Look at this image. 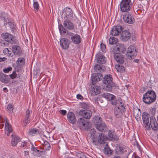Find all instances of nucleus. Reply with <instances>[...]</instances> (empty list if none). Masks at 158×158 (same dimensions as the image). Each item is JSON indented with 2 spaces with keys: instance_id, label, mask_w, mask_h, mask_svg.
<instances>
[{
  "instance_id": "f257e3e1",
  "label": "nucleus",
  "mask_w": 158,
  "mask_h": 158,
  "mask_svg": "<svg viewBox=\"0 0 158 158\" xmlns=\"http://www.w3.org/2000/svg\"><path fill=\"white\" fill-rule=\"evenodd\" d=\"M89 134L93 143L95 145L104 143L107 139L106 137L103 134H100L98 138V135L94 129H91Z\"/></svg>"
},
{
  "instance_id": "f03ea898",
  "label": "nucleus",
  "mask_w": 158,
  "mask_h": 158,
  "mask_svg": "<svg viewBox=\"0 0 158 158\" xmlns=\"http://www.w3.org/2000/svg\"><path fill=\"white\" fill-rule=\"evenodd\" d=\"M156 95L154 91L150 90L148 91L143 94V101L146 104H149L154 102L156 99Z\"/></svg>"
},
{
  "instance_id": "7ed1b4c3",
  "label": "nucleus",
  "mask_w": 158,
  "mask_h": 158,
  "mask_svg": "<svg viewBox=\"0 0 158 158\" xmlns=\"http://www.w3.org/2000/svg\"><path fill=\"white\" fill-rule=\"evenodd\" d=\"M96 57L97 61V64L94 67V69H104L105 66L103 65L106 62V57L102 55V53L99 52L96 55Z\"/></svg>"
},
{
  "instance_id": "20e7f679",
  "label": "nucleus",
  "mask_w": 158,
  "mask_h": 158,
  "mask_svg": "<svg viewBox=\"0 0 158 158\" xmlns=\"http://www.w3.org/2000/svg\"><path fill=\"white\" fill-rule=\"evenodd\" d=\"M112 77L110 74L105 75L102 80L104 84L106 85V87H104V89L107 91L111 90L112 88L114 85L113 82L112 81Z\"/></svg>"
},
{
  "instance_id": "39448f33",
  "label": "nucleus",
  "mask_w": 158,
  "mask_h": 158,
  "mask_svg": "<svg viewBox=\"0 0 158 158\" xmlns=\"http://www.w3.org/2000/svg\"><path fill=\"white\" fill-rule=\"evenodd\" d=\"M132 5L131 0H122L120 3V10L123 12H128L130 10Z\"/></svg>"
},
{
  "instance_id": "423d86ee",
  "label": "nucleus",
  "mask_w": 158,
  "mask_h": 158,
  "mask_svg": "<svg viewBox=\"0 0 158 158\" xmlns=\"http://www.w3.org/2000/svg\"><path fill=\"white\" fill-rule=\"evenodd\" d=\"M137 52V51L134 45H131L128 48L126 56L129 59H132L136 56Z\"/></svg>"
},
{
  "instance_id": "0eeeda50",
  "label": "nucleus",
  "mask_w": 158,
  "mask_h": 158,
  "mask_svg": "<svg viewBox=\"0 0 158 158\" xmlns=\"http://www.w3.org/2000/svg\"><path fill=\"white\" fill-rule=\"evenodd\" d=\"M77 124L81 129L83 130H87L89 128L88 121L83 118H80L78 119Z\"/></svg>"
},
{
  "instance_id": "6e6552de",
  "label": "nucleus",
  "mask_w": 158,
  "mask_h": 158,
  "mask_svg": "<svg viewBox=\"0 0 158 158\" xmlns=\"http://www.w3.org/2000/svg\"><path fill=\"white\" fill-rule=\"evenodd\" d=\"M62 17H64V19H69L73 20V11L70 8H64L62 12Z\"/></svg>"
},
{
  "instance_id": "1a4fd4ad",
  "label": "nucleus",
  "mask_w": 158,
  "mask_h": 158,
  "mask_svg": "<svg viewBox=\"0 0 158 158\" xmlns=\"http://www.w3.org/2000/svg\"><path fill=\"white\" fill-rule=\"evenodd\" d=\"M123 18L124 21L126 23L132 24L135 22L134 18L129 12L125 13L123 15Z\"/></svg>"
},
{
  "instance_id": "9d476101",
  "label": "nucleus",
  "mask_w": 158,
  "mask_h": 158,
  "mask_svg": "<svg viewBox=\"0 0 158 158\" xmlns=\"http://www.w3.org/2000/svg\"><path fill=\"white\" fill-rule=\"evenodd\" d=\"M11 48L13 52V56H20L22 53V51L20 46L15 44H12Z\"/></svg>"
},
{
  "instance_id": "9b49d317",
  "label": "nucleus",
  "mask_w": 158,
  "mask_h": 158,
  "mask_svg": "<svg viewBox=\"0 0 158 158\" xmlns=\"http://www.w3.org/2000/svg\"><path fill=\"white\" fill-rule=\"evenodd\" d=\"M149 114L145 112L143 113L142 114V118L143 123L145 126L146 128L148 130H150L151 129L150 125L149 123Z\"/></svg>"
},
{
  "instance_id": "f8f14e48",
  "label": "nucleus",
  "mask_w": 158,
  "mask_h": 158,
  "mask_svg": "<svg viewBox=\"0 0 158 158\" xmlns=\"http://www.w3.org/2000/svg\"><path fill=\"white\" fill-rule=\"evenodd\" d=\"M2 38L6 41L12 44L15 43L13 40L14 38L13 36L8 33H3L1 35Z\"/></svg>"
},
{
  "instance_id": "ddd939ff",
  "label": "nucleus",
  "mask_w": 158,
  "mask_h": 158,
  "mask_svg": "<svg viewBox=\"0 0 158 158\" xmlns=\"http://www.w3.org/2000/svg\"><path fill=\"white\" fill-rule=\"evenodd\" d=\"M123 29V27L120 25L114 26L110 31V34L112 35H118L121 33V32Z\"/></svg>"
},
{
  "instance_id": "4468645a",
  "label": "nucleus",
  "mask_w": 158,
  "mask_h": 158,
  "mask_svg": "<svg viewBox=\"0 0 158 158\" xmlns=\"http://www.w3.org/2000/svg\"><path fill=\"white\" fill-rule=\"evenodd\" d=\"M79 114L80 115L86 119H89L92 115L90 111L87 110H81L79 111Z\"/></svg>"
},
{
  "instance_id": "2eb2a0df",
  "label": "nucleus",
  "mask_w": 158,
  "mask_h": 158,
  "mask_svg": "<svg viewBox=\"0 0 158 158\" xmlns=\"http://www.w3.org/2000/svg\"><path fill=\"white\" fill-rule=\"evenodd\" d=\"M114 50V53H124L126 51V48L124 44H118L116 45Z\"/></svg>"
},
{
  "instance_id": "dca6fc26",
  "label": "nucleus",
  "mask_w": 158,
  "mask_h": 158,
  "mask_svg": "<svg viewBox=\"0 0 158 158\" xmlns=\"http://www.w3.org/2000/svg\"><path fill=\"white\" fill-rule=\"evenodd\" d=\"M131 34L128 30H124L121 33V39L123 41H127L130 38Z\"/></svg>"
},
{
  "instance_id": "f3484780",
  "label": "nucleus",
  "mask_w": 158,
  "mask_h": 158,
  "mask_svg": "<svg viewBox=\"0 0 158 158\" xmlns=\"http://www.w3.org/2000/svg\"><path fill=\"white\" fill-rule=\"evenodd\" d=\"M63 25L65 28L70 30H73L74 28V25L69 19H64Z\"/></svg>"
},
{
  "instance_id": "a211bd4d",
  "label": "nucleus",
  "mask_w": 158,
  "mask_h": 158,
  "mask_svg": "<svg viewBox=\"0 0 158 158\" xmlns=\"http://www.w3.org/2000/svg\"><path fill=\"white\" fill-rule=\"evenodd\" d=\"M71 35V40L72 42L74 44H79L80 43L81 40L80 36L77 34H73V33H70Z\"/></svg>"
},
{
  "instance_id": "6ab92c4d",
  "label": "nucleus",
  "mask_w": 158,
  "mask_h": 158,
  "mask_svg": "<svg viewBox=\"0 0 158 158\" xmlns=\"http://www.w3.org/2000/svg\"><path fill=\"white\" fill-rule=\"evenodd\" d=\"M150 122V125L153 130L156 131L158 129V124L154 116L151 117Z\"/></svg>"
},
{
  "instance_id": "aec40b11",
  "label": "nucleus",
  "mask_w": 158,
  "mask_h": 158,
  "mask_svg": "<svg viewBox=\"0 0 158 158\" xmlns=\"http://www.w3.org/2000/svg\"><path fill=\"white\" fill-rule=\"evenodd\" d=\"M114 56L115 60L119 63L122 64L124 61V58L123 55L120 53H114Z\"/></svg>"
},
{
  "instance_id": "412c9836",
  "label": "nucleus",
  "mask_w": 158,
  "mask_h": 158,
  "mask_svg": "<svg viewBox=\"0 0 158 158\" xmlns=\"http://www.w3.org/2000/svg\"><path fill=\"white\" fill-rule=\"evenodd\" d=\"M90 89L92 95L94 96L100 93V87L98 85L91 86Z\"/></svg>"
},
{
  "instance_id": "4be33fe9",
  "label": "nucleus",
  "mask_w": 158,
  "mask_h": 158,
  "mask_svg": "<svg viewBox=\"0 0 158 158\" xmlns=\"http://www.w3.org/2000/svg\"><path fill=\"white\" fill-rule=\"evenodd\" d=\"M5 132L8 136H9L10 133L12 132V129L11 126L9 123L7 118H5Z\"/></svg>"
},
{
  "instance_id": "5701e85b",
  "label": "nucleus",
  "mask_w": 158,
  "mask_h": 158,
  "mask_svg": "<svg viewBox=\"0 0 158 158\" xmlns=\"http://www.w3.org/2000/svg\"><path fill=\"white\" fill-rule=\"evenodd\" d=\"M102 75L101 73H94L92 74L91 79L93 82L98 81L102 79Z\"/></svg>"
},
{
  "instance_id": "b1692460",
  "label": "nucleus",
  "mask_w": 158,
  "mask_h": 158,
  "mask_svg": "<svg viewBox=\"0 0 158 158\" xmlns=\"http://www.w3.org/2000/svg\"><path fill=\"white\" fill-rule=\"evenodd\" d=\"M67 118L68 121L71 124H73L75 123V116L73 112H69L67 114Z\"/></svg>"
},
{
  "instance_id": "393cba45",
  "label": "nucleus",
  "mask_w": 158,
  "mask_h": 158,
  "mask_svg": "<svg viewBox=\"0 0 158 158\" xmlns=\"http://www.w3.org/2000/svg\"><path fill=\"white\" fill-rule=\"evenodd\" d=\"M60 45L62 48L67 49L69 47L68 40L66 38H62L60 41Z\"/></svg>"
},
{
  "instance_id": "a878e982",
  "label": "nucleus",
  "mask_w": 158,
  "mask_h": 158,
  "mask_svg": "<svg viewBox=\"0 0 158 158\" xmlns=\"http://www.w3.org/2000/svg\"><path fill=\"white\" fill-rule=\"evenodd\" d=\"M125 110L122 111L120 107L115 106L114 108V114L116 118L120 117L122 114V113L125 112Z\"/></svg>"
},
{
  "instance_id": "bb28decb",
  "label": "nucleus",
  "mask_w": 158,
  "mask_h": 158,
  "mask_svg": "<svg viewBox=\"0 0 158 158\" xmlns=\"http://www.w3.org/2000/svg\"><path fill=\"white\" fill-rule=\"evenodd\" d=\"M8 76L2 73H0V81L3 83H7L10 81Z\"/></svg>"
},
{
  "instance_id": "cd10ccee",
  "label": "nucleus",
  "mask_w": 158,
  "mask_h": 158,
  "mask_svg": "<svg viewBox=\"0 0 158 158\" xmlns=\"http://www.w3.org/2000/svg\"><path fill=\"white\" fill-rule=\"evenodd\" d=\"M0 16V21H1L0 24L2 22L4 23V25H6L9 23V20L8 19V16L7 15L4 14Z\"/></svg>"
},
{
  "instance_id": "c85d7f7f",
  "label": "nucleus",
  "mask_w": 158,
  "mask_h": 158,
  "mask_svg": "<svg viewBox=\"0 0 158 158\" xmlns=\"http://www.w3.org/2000/svg\"><path fill=\"white\" fill-rule=\"evenodd\" d=\"M108 135L111 140H117L118 139V138L114 133V131L113 130L109 131Z\"/></svg>"
},
{
  "instance_id": "c756f323",
  "label": "nucleus",
  "mask_w": 158,
  "mask_h": 158,
  "mask_svg": "<svg viewBox=\"0 0 158 158\" xmlns=\"http://www.w3.org/2000/svg\"><path fill=\"white\" fill-rule=\"evenodd\" d=\"M12 49L11 48V45L10 46L9 48H5L3 50V53L5 55H6L12 57L13 56V52H12Z\"/></svg>"
},
{
  "instance_id": "7c9ffc66",
  "label": "nucleus",
  "mask_w": 158,
  "mask_h": 158,
  "mask_svg": "<svg viewBox=\"0 0 158 158\" xmlns=\"http://www.w3.org/2000/svg\"><path fill=\"white\" fill-rule=\"evenodd\" d=\"M17 66L18 68L23 69V66L25 64V60L23 58H19L17 61Z\"/></svg>"
},
{
  "instance_id": "2f4dec72",
  "label": "nucleus",
  "mask_w": 158,
  "mask_h": 158,
  "mask_svg": "<svg viewBox=\"0 0 158 158\" xmlns=\"http://www.w3.org/2000/svg\"><path fill=\"white\" fill-rule=\"evenodd\" d=\"M96 128L100 131H105L107 130V128L105 123H101V124H99L96 126Z\"/></svg>"
},
{
  "instance_id": "473e14b6",
  "label": "nucleus",
  "mask_w": 158,
  "mask_h": 158,
  "mask_svg": "<svg viewBox=\"0 0 158 158\" xmlns=\"http://www.w3.org/2000/svg\"><path fill=\"white\" fill-rule=\"evenodd\" d=\"M93 121L96 126L101 124L102 123V119L99 116H95L93 118Z\"/></svg>"
},
{
  "instance_id": "72a5a7b5",
  "label": "nucleus",
  "mask_w": 158,
  "mask_h": 158,
  "mask_svg": "<svg viewBox=\"0 0 158 158\" xmlns=\"http://www.w3.org/2000/svg\"><path fill=\"white\" fill-rule=\"evenodd\" d=\"M39 132V131L36 128H33L29 129L28 131V133L31 136H33L37 135Z\"/></svg>"
},
{
  "instance_id": "f704fd0d",
  "label": "nucleus",
  "mask_w": 158,
  "mask_h": 158,
  "mask_svg": "<svg viewBox=\"0 0 158 158\" xmlns=\"http://www.w3.org/2000/svg\"><path fill=\"white\" fill-rule=\"evenodd\" d=\"M106 147L104 148V153L105 154L109 156L112 154L113 151L108 146L107 144H106Z\"/></svg>"
},
{
  "instance_id": "c9c22d12",
  "label": "nucleus",
  "mask_w": 158,
  "mask_h": 158,
  "mask_svg": "<svg viewBox=\"0 0 158 158\" xmlns=\"http://www.w3.org/2000/svg\"><path fill=\"white\" fill-rule=\"evenodd\" d=\"M141 115V112L139 109L135 110L134 111V116L136 119L138 121L139 120Z\"/></svg>"
},
{
  "instance_id": "e433bc0d",
  "label": "nucleus",
  "mask_w": 158,
  "mask_h": 158,
  "mask_svg": "<svg viewBox=\"0 0 158 158\" xmlns=\"http://www.w3.org/2000/svg\"><path fill=\"white\" fill-rule=\"evenodd\" d=\"M19 138L16 136L13 137L11 142V143L13 146H15L19 142Z\"/></svg>"
},
{
  "instance_id": "4c0bfd02",
  "label": "nucleus",
  "mask_w": 158,
  "mask_h": 158,
  "mask_svg": "<svg viewBox=\"0 0 158 158\" xmlns=\"http://www.w3.org/2000/svg\"><path fill=\"white\" fill-rule=\"evenodd\" d=\"M102 97L106 99L108 101H109L112 98V97H113V95L107 93L102 94Z\"/></svg>"
},
{
  "instance_id": "58836bf2",
  "label": "nucleus",
  "mask_w": 158,
  "mask_h": 158,
  "mask_svg": "<svg viewBox=\"0 0 158 158\" xmlns=\"http://www.w3.org/2000/svg\"><path fill=\"white\" fill-rule=\"evenodd\" d=\"M124 149L121 146H118L117 147L116 149V152L117 153L118 155L122 154L124 152Z\"/></svg>"
},
{
  "instance_id": "ea45409f",
  "label": "nucleus",
  "mask_w": 158,
  "mask_h": 158,
  "mask_svg": "<svg viewBox=\"0 0 158 158\" xmlns=\"http://www.w3.org/2000/svg\"><path fill=\"white\" fill-rule=\"evenodd\" d=\"M118 42V40L114 37H111L109 40V43L110 44H115Z\"/></svg>"
},
{
  "instance_id": "a19ab883",
  "label": "nucleus",
  "mask_w": 158,
  "mask_h": 158,
  "mask_svg": "<svg viewBox=\"0 0 158 158\" xmlns=\"http://www.w3.org/2000/svg\"><path fill=\"white\" fill-rule=\"evenodd\" d=\"M31 150L33 151H34L35 152L37 153L38 154L37 155V156H39L40 155V153H41V152L37 149L34 146L32 145V146L31 147Z\"/></svg>"
},
{
  "instance_id": "79ce46f5",
  "label": "nucleus",
  "mask_w": 158,
  "mask_h": 158,
  "mask_svg": "<svg viewBox=\"0 0 158 158\" xmlns=\"http://www.w3.org/2000/svg\"><path fill=\"white\" fill-rule=\"evenodd\" d=\"M118 105H119V107H120L121 109H122V111H124V110H125V107L124 106V103L122 102L121 100H118Z\"/></svg>"
},
{
  "instance_id": "37998d69",
  "label": "nucleus",
  "mask_w": 158,
  "mask_h": 158,
  "mask_svg": "<svg viewBox=\"0 0 158 158\" xmlns=\"http://www.w3.org/2000/svg\"><path fill=\"white\" fill-rule=\"evenodd\" d=\"M34 8L36 11H38L39 8V5L37 1H34L33 3Z\"/></svg>"
},
{
  "instance_id": "c03bdc74",
  "label": "nucleus",
  "mask_w": 158,
  "mask_h": 158,
  "mask_svg": "<svg viewBox=\"0 0 158 158\" xmlns=\"http://www.w3.org/2000/svg\"><path fill=\"white\" fill-rule=\"evenodd\" d=\"M109 101L111 102V103L113 105H115L118 102L116 100L115 97L113 95V97H112V98L110 99Z\"/></svg>"
},
{
  "instance_id": "a18cd8bd",
  "label": "nucleus",
  "mask_w": 158,
  "mask_h": 158,
  "mask_svg": "<svg viewBox=\"0 0 158 158\" xmlns=\"http://www.w3.org/2000/svg\"><path fill=\"white\" fill-rule=\"evenodd\" d=\"M59 30L60 33L63 32V33H66L65 28L64 26H63L61 24H60L59 26Z\"/></svg>"
},
{
  "instance_id": "49530a36",
  "label": "nucleus",
  "mask_w": 158,
  "mask_h": 158,
  "mask_svg": "<svg viewBox=\"0 0 158 158\" xmlns=\"http://www.w3.org/2000/svg\"><path fill=\"white\" fill-rule=\"evenodd\" d=\"M44 148L47 150H49L50 149V144L47 141H45L44 142Z\"/></svg>"
},
{
  "instance_id": "de8ad7c7",
  "label": "nucleus",
  "mask_w": 158,
  "mask_h": 158,
  "mask_svg": "<svg viewBox=\"0 0 158 158\" xmlns=\"http://www.w3.org/2000/svg\"><path fill=\"white\" fill-rule=\"evenodd\" d=\"M30 118H26V117H25L23 121V123L24 124V125L26 126L27 124L30 122Z\"/></svg>"
},
{
  "instance_id": "09e8293b",
  "label": "nucleus",
  "mask_w": 158,
  "mask_h": 158,
  "mask_svg": "<svg viewBox=\"0 0 158 158\" xmlns=\"http://www.w3.org/2000/svg\"><path fill=\"white\" fill-rule=\"evenodd\" d=\"M77 155L78 158H86V156L83 154V153L82 152L77 153Z\"/></svg>"
},
{
  "instance_id": "8fccbe9b",
  "label": "nucleus",
  "mask_w": 158,
  "mask_h": 158,
  "mask_svg": "<svg viewBox=\"0 0 158 158\" xmlns=\"http://www.w3.org/2000/svg\"><path fill=\"white\" fill-rule=\"evenodd\" d=\"M32 113V111L29 110H27L26 111V114L25 117L26 118H30Z\"/></svg>"
},
{
  "instance_id": "3c124183",
  "label": "nucleus",
  "mask_w": 158,
  "mask_h": 158,
  "mask_svg": "<svg viewBox=\"0 0 158 158\" xmlns=\"http://www.w3.org/2000/svg\"><path fill=\"white\" fill-rule=\"evenodd\" d=\"M101 48L103 52H106V46L104 44H101Z\"/></svg>"
},
{
  "instance_id": "603ef678",
  "label": "nucleus",
  "mask_w": 158,
  "mask_h": 158,
  "mask_svg": "<svg viewBox=\"0 0 158 158\" xmlns=\"http://www.w3.org/2000/svg\"><path fill=\"white\" fill-rule=\"evenodd\" d=\"M9 76L11 79L15 78L17 77V74L16 73L15 71H14L12 74L10 75Z\"/></svg>"
},
{
  "instance_id": "864d4df0",
  "label": "nucleus",
  "mask_w": 158,
  "mask_h": 158,
  "mask_svg": "<svg viewBox=\"0 0 158 158\" xmlns=\"http://www.w3.org/2000/svg\"><path fill=\"white\" fill-rule=\"evenodd\" d=\"M7 109L10 112H12L13 111V108L12 105L9 104L7 106Z\"/></svg>"
},
{
  "instance_id": "5fc2aeb1",
  "label": "nucleus",
  "mask_w": 158,
  "mask_h": 158,
  "mask_svg": "<svg viewBox=\"0 0 158 158\" xmlns=\"http://www.w3.org/2000/svg\"><path fill=\"white\" fill-rule=\"evenodd\" d=\"M115 68L116 69H124V67L120 64H116L115 66Z\"/></svg>"
},
{
  "instance_id": "6e6d98bb",
  "label": "nucleus",
  "mask_w": 158,
  "mask_h": 158,
  "mask_svg": "<svg viewBox=\"0 0 158 158\" xmlns=\"http://www.w3.org/2000/svg\"><path fill=\"white\" fill-rule=\"evenodd\" d=\"M23 154L24 156L26 158L27 157L29 156V152L28 151H24L23 152Z\"/></svg>"
},
{
  "instance_id": "4d7b16f0",
  "label": "nucleus",
  "mask_w": 158,
  "mask_h": 158,
  "mask_svg": "<svg viewBox=\"0 0 158 158\" xmlns=\"http://www.w3.org/2000/svg\"><path fill=\"white\" fill-rule=\"evenodd\" d=\"M59 112L60 113H61L62 114L64 115H65L66 114V111L65 110H60L59 111Z\"/></svg>"
},
{
  "instance_id": "13d9d810",
  "label": "nucleus",
  "mask_w": 158,
  "mask_h": 158,
  "mask_svg": "<svg viewBox=\"0 0 158 158\" xmlns=\"http://www.w3.org/2000/svg\"><path fill=\"white\" fill-rule=\"evenodd\" d=\"M82 106L83 108H87L88 107V104L85 103H83L82 105Z\"/></svg>"
},
{
  "instance_id": "bf43d9fd",
  "label": "nucleus",
  "mask_w": 158,
  "mask_h": 158,
  "mask_svg": "<svg viewBox=\"0 0 158 158\" xmlns=\"http://www.w3.org/2000/svg\"><path fill=\"white\" fill-rule=\"evenodd\" d=\"M77 98L78 99L81 100L83 98V97L80 94H78L77 95Z\"/></svg>"
},
{
  "instance_id": "052dcab7",
  "label": "nucleus",
  "mask_w": 158,
  "mask_h": 158,
  "mask_svg": "<svg viewBox=\"0 0 158 158\" xmlns=\"http://www.w3.org/2000/svg\"><path fill=\"white\" fill-rule=\"evenodd\" d=\"M7 60V58L5 57H0V62H3Z\"/></svg>"
},
{
  "instance_id": "680f3d73",
  "label": "nucleus",
  "mask_w": 158,
  "mask_h": 158,
  "mask_svg": "<svg viewBox=\"0 0 158 158\" xmlns=\"http://www.w3.org/2000/svg\"><path fill=\"white\" fill-rule=\"evenodd\" d=\"M62 157L63 158H71L69 157L68 155H66L65 154H63L62 156Z\"/></svg>"
},
{
  "instance_id": "e2e57ef3",
  "label": "nucleus",
  "mask_w": 158,
  "mask_h": 158,
  "mask_svg": "<svg viewBox=\"0 0 158 158\" xmlns=\"http://www.w3.org/2000/svg\"><path fill=\"white\" fill-rule=\"evenodd\" d=\"M27 144V143L26 142H23L21 143V146L23 147H25V145Z\"/></svg>"
},
{
  "instance_id": "0e129e2a",
  "label": "nucleus",
  "mask_w": 158,
  "mask_h": 158,
  "mask_svg": "<svg viewBox=\"0 0 158 158\" xmlns=\"http://www.w3.org/2000/svg\"><path fill=\"white\" fill-rule=\"evenodd\" d=\"M3 91L4 92L7 93L8 91L7 88L6 87H4L3 89Z\"/></svg>"
},
{
  "instance_id": "69168bd1",
  "label": "nucleus",
  "mask_w": 158,
  "mask_h": 158,
  "mask_svg": "<svg viewBox=\"0 0 158 158\" xmlns=\"http://www.w3.org/2000/svg\"><path fill=\"white\" fill-rule=\"evenodd\" d=\"M125 70H116L117 72L118 73L123 72Z\"/></svg>"
},
{
  "instance_id": "338daca9",
  "label": "nucleus",
  "mask_w": 158,
  "mask_h": 158,
  "mask_svg": "<svg viewBox=\"0 0 158 158\" xmlns=\"http://www.w3.org/2000/svg\"><path fill=\"white\" fill-rule=\"evenodd\" d=\"M11 70H3V71L5 73H7Z\"/></svg>"
},
{
  "instance_id": "774afa93",
  "label": "nucleus",
  "mask_w": 158,
  "mask_h": 158,
  "mask_svg": "<svg viewBox=\"0 0 158 158\" xmlns=\"http://www.w3.org/2000/svg\"><path fill=\"white\" fill-rule=\"evenodd\" d=\"M4 126V124L2 123H0V128H2Z\"/></svg>"
}]
</instances>
